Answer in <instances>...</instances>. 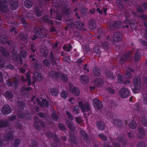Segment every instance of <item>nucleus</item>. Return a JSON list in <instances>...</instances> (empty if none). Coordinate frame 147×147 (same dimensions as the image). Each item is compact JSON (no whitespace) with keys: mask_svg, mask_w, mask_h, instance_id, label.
I'll list each match as a JSON object with an SVG mask.
<instances>
[{"mask_svg":"<svg viewBox=\"0 0 147 147\" xmlns=\"http://www.w3.org/2000/svg\"><path fill=\"white\" fill-rule=\"evenodd\" d=\"M32 51H33V52H35V51L34 50H32Z\"/></svg>","mask_w":147,"mask_h":147,"instance_id":"obj_64","label":"nucleus"},{"mask_svg":"<svg viewBox=\"0 0 147 147\" xmlns=\"http://www.w3.org/2000/svg\"><path fill=\"white\" fill-rule=\"evenodd\" d=\"M66 114L70 120H72L73 119V117L71 114L69 112L67 111L66 112Z\"/></svg>","mask_w":147,"mask_h":147,"instance_id":"obj_23","label":"nucleus"},{"mask_svg":"<svg viewBox=\"0 0 147 147\" xmlns=\"http://www.w3.org/2000/svg\"><path fill=\"white\" fill-rule=\"evenodd\" d=\"M43 63L46 66H48L49 65V61L47 60H45L43 62Z\"/></svg>","mask_w":147,"mask_h":147,"instance_id":"obj_26","label":"nucleus"},{"mask_svg":"<svg viewBox=\"0 0 147 147\" xmlns=\"http://www.w3.org/2000/svg\"><path fill=\"white\" fill-rule=\"evenodd\" d=\"M130 133H128V136H129V137H130Z\"/></svg>","mask_w":147,"mask_h":147,"instance_id":"obj_61","label":"nucleus"},{"mask_svg":"<svg viewBox=\"0 0 147 147\" xmlns=\"http://www.w3.org/2000/svg\"><path fill=\"white\" fill-rule=\"evenodd\" d=\"M64 60L65 61H67V62L69 63L70 61L71 60L69 57H65L64 59Z\"/></svg>","mask_w":147,"mask_h":147,"instance_id":"obj_29","label":"nucleus"},{"mask_svg":"<svg viewBox=\"0 0 147 147\" xmlns=\"http://www.w3.org/2000/svg\"><path fill=\"white\" fill-rule=\"evenodd\" d=\"M67 126H68V127L69 128V129L71 130H73V129L72 128V127H71V126H70V125H67Z\"/></svg>","mask_w":147,"mask_h":147,"instance_id":"obj_46","label":"nucleus"},{"mask_svg":"<svg viewBox=\"0 0 147 147\" xmlns=\"http://www.w3.org/2000/svg\"><path fill=\"white\" fill-rule=\"evenodd\" d=\"M87 65L86 64L84 66V69L85 70H86L87 72H88L89 71V70L88 69H86V67L87 66Z\"/></svg>","mask_w":147,"mask_h":147,"instance_id":"obj_38","label":"nucleus"},{"mask_svg":"<svg viewBox=\"0 0 147 147\" xmlns=\"http://www.w3.org/2000/svg\"><path fill=\"white\" fill-rule=\"evenodd\" d=\"M79 105L82 111H84L85 110L87 111H89L90 110V107L89 104L88 103H86L85 105H84V107H83V104L82 102H80L79 103Z\"/></svg>","mask_w":147,"mask_h":147,"instance_id":"obj_5","label":"nucleus"},{"mask_svg":"<svg viewBox=\"0 0 147 147\" xmlns=\"http://www.w3.org/2000/svg\"><path fill=\"white\" fill-rule=\"evenodd\" d=\"M39 76H40V77H41V78L40 79L38 78V77H37V79L38 80H39V81H41V80H42V76H41V75H40Z\"/></svg>","mask_w":147,"mask_h":147,"instance_id":"obj_44","label":"nucleus"},{"mask_svg":"<svg viewBox=\"0 0 147 147\" xmlns=\"http://www.w3.org/2000/svg\"><path fill=\"white\" fill-rule=\"evenodd\" d=\"M78 107H77V109H76V108H74V110L75 111H76L77 110V109H78Z\"/></svg>","mask_w":147,"mask_h":147,"instance_id":"obj_55","label":"nucleus"},{"mask_svg":"<svg viewBox=\"0 0 147 147\" xmlns=\"http://www.w3.org/2000/svg\"><path fill=\"white\" fill-rule=\"evenodd\" d=\"M143 5L144 6H145L146 7L147 6V4L146 3H144L143 4Z\"/></svg>","mask_w":147,"mask_h":147,"instance_id":"obj_54","label":"nucleus"},{"mask_svg":"<svg viewBox=\"0 0 147 147\" xmlns=\"http://www.w3.org/2000/svg\"><path fill=\"white\" fill-rule=\"evenodd\" d=\"M108 90H109L111 93L112 94L114 93L115 92V90H114L110 88H108Z\"/></svg>","mask_w":147,"mask_h":147,"instance_id":"obj_33","label":"nucleus"},{"mask_svg":"<svg viewBox=\"0 0 147 147\" xmlns=\"http://www.w3.org/2000/svg\"><path fill=\"white\" fill-rule=\"evenodd\" d=\"M61 80L63 82H65L67 81V78L66 76L64 75H62L61 76Z\"/></svg>","mask_w":147,"mask_h":147,"instance_id":"obj_19","label":"nucleus"},{"mask_svg":"<svg viewBox=\"0 0 147 147\" xmlns=\"http://www.w3.org/2000/svg\"><path fill=\"white\" fill-rule=\"evenodd\" d=\"M93 73L94 75L96 76H98L100 74L99 71L98 69H95L94 70H93Z\"/></svg>","mask_w":147,"mask_h":147,"instance_id":"obj_22","label":"nucleus"},{"mask_svg":"<svg viewBox=\"0 0 147 147\" xmlns=\"http://www.w3.org/2000/svg\"><path fill=\"white\" fill-rule=\"evenodd\" d=\"M58 92H56V93L55 94L54 93H52V95L53 96H57L58 94Z\"/></svg>","mask_w":147,"mask_h":147,"instance_id":"obj_45","label":"nucleus"},{"mask_svg":"<svg viewBox=\"0 0 147 147\" xmlns=\"http://www.w3.org/2000/svg\"><path fill=\"white\" fill-rule=\"evenodd\" d=\"M99 137L101 138L103 140L105 141L107 140L106 137L102 135H99Z\"/></svg>","mask_w":147,"mask_h":147,"instance_id":"obj_31","label":"nucleus"},{"mask_svg":"<svg viewBox=\"0 0 147 147\" xmlns=\"http://www.w3.org/2000/svg\"><path fill=\"white\" fill-rule=\"evenodd\" d=\"M10 8L12 10H15L17 9L18 7V3L16 2H11L10 3Z\"/></svg>","mask_w":147,"mask_h":147,"instance_id":"obj_8","label":"nucleus"},{"mask_svg":"<svg viewBox=\"0 0 147 147\" xmlns=\"http://www.w3.org/2000/svg\"><path fill=\"white\" fill-rule=\"evenodd\" d=\"M6 1L7 0H4L3 1L0 0V10L3 12H6L7 10L6 6H5L6 4Z\"/></svg>","mask_w":147,"mask_h":147,"instance_id":"obj_4","label":"nucleus"},{"mask_svg":"<svg viewBox=\"0 0 147 147\" xmlns=\"http://www.w3.org/2000/svg\"><path fill=\"white\" fill-rule=\"evenodd\" d=\"M51 117L55 121H57L58 119V117L57 115L55 113H54L51 115Z\"/></svg>","mask_w":147,"mask_h":147,"instance_id":"obj_20","label":"nucleus"},{"mask_svg":"<svg viewBox=\"0 0 147 147\" xmlns=\"http://www.w3.org/2000/svg\"><path fill=\"white\" fill-rule=\"evenodd\" d=\"M14 30V28H13L12 30H11V31H13V30Z\"/></svg>","mask_w":147,"mask_h":147,"instance_id":"obj_63","label":"nucleus"},{"mask_svg":"<svg viewBox=\"0 0 147 147\" xmlns=\"http://www.w3.org/2000/svg\"><path fill=\"white\" fill-rule=\"evenodd\" d=\"M76 121L78 123H80L82 121L81 119L80 118L76 117Z\"/></svg>","mask_w":147,"mask_h":147,"instance_id":"obj_32","label":"nucleus"},{"mask_svg":"<svg viewBox=\"0 0 147 147\" xmlns=\"http://www.w3.org/2000/svg\"><path fill=\"white\" fill-rule=\"evenodd\" d=\"M129 126L131 128L134 129L136 127V124L135 122L132 121L130 123Z\"/></svg>","mask_w":147,"mask_h":147,"instance_id":"obj_14","label":"nucleus"},{"mask_svg":"<svg viewBox=\"0 0 147 147\" xmlns=\"http://www.w3.org/2000/svg\"><path fill=\"white\" fill-rule=\"evenodd\" d=\"M142 122L143 125L144 126H147V120H146V119H143L142 121Z\"/></svg>","mask_w":147,"mask_h":147,"instance_id":"obj_27","label":"nucleus"},{"mask_svg":"<svg viewBox=\"0 0 147 147\" xmlns=\"http://www.w3.org/2000/svg\"><path fill=\"white\" fill-rule=\"evenodd\" d=\"M52 9H51L50 10V12H51V13H51V12H52Z\"/></svg>","mask_w":147,"mask_h":147,"instance_id":"obj_62","label":"nucleus"},{"mask_svg":"<svg viewBox=\"0 0 147 147\" xmlns=\"http://www.w3.org/2000/svg\"><path fill=\"white\" fill-rule=\"evenodd\" d=\"M97 126L98 129L101 130H103L104 128V126L101 122H98L97 123Z\"/></svg>","mask_w":147,"mask_h":147,"instance_id":"obj_11","label":"nucleus"},{"mask_svg":"<svg viewBox=\"0 0 147 147\" xmlns=\"http://www.w3.org/2000/svg\"><path fill=\"white\" fill-rule=\"evenodd\" d=\"M15 119V117L14 116V117H12V120L13 119Z\"/></svg>","mask_w":147,"mask_h":147,"instance_id":"obj_60","label":"nucleus"},{"mask_svg":"<svg viewBox=\"0 0 147 147\" xmlns=\"http://www.w3.org/2000/svg\"><path fill=\"white\" fill-rule=\"evenodd\" d=\"M11 111V108L8 105H4L2 109V112L4 115L8 114Z\"/></svg>","mask_w":147,"mask_h":147,"instance_id":"obj_3","label":"nucleus"},{"mask_svg":"<svg viewBox=\"0 0 147 147\" xmlns=\"http://www.w3.org/2000/svg\"><path fill=\"white\" fill-rule=\"evenodd\" d=\"M20 142V140L18 139L14 141V145L15 146H18V144Z\"/></svg>","mask_w":147,"mask_h":147,"instance_id":"obj_25","label":"nucleus"},{"mask_svg":"<svg viewBox=\"0 0 147 147\" xmlns=\"http://www.w3.org/2000/svg\"><path fill=\"white\" fill-rule=\"evenodd\" d=\"M33 56L32 55L30 56V58H32V61H34V59L33 57Z\"/></svg>","mask_w":147,"mask_h":147,"instance_id":"obj_47","label":"nucleus"},{"mask_svg":"<svg viewBox=\"0 0 147 147\" xmlns=\"http://www.w3.org/2000/svg\"><path fill=\"white\" fill-rule=\"evenodd\" d=\"M42 102L43 105L46 107H48L49 105L46 99H44L42 101Z\"/></svg>","mask_w":147,"mask_h":147,"instance_id":"obj_21","label":"nucleus"},{"mask_svg":"<svg viewBox=\"0 0 147 147\" xmlns=\"http://www.w3.org/2000/svg\"><path fill=\"white\" fill-rule=\"evenodd\" d=\"M20 71L22 73H23L25 72V70L22 69H20Z\"/></svg>","mask_w":147,"mask_h":147,"instance_id":"obj_48","label":"nucleus"},{"mask_svg":"<svg viewBox=\"0 0 147 147\" xmlns=\"http://www.w3.org/2000/svg\"><path fill=\"white\" fill-rule=\"evenodd\" d=\"M89 28H90L91 29H93V28L92 27H91V26L90 25L89 26Z\"/></svg>","mask_w":147,"mask_h":147,"instance_id":"obj_56","label":"nucleus"},{"mask_svg":"<svg viewBox=\"0 0 147 147\" xmlns=\"http://www.w3.org/2000/svg\"><path fill=\"white\" fill-rule=\"evenodd\" d=\"M103 11L105 13H106L107 11V9L106 8H104L103 9Z\"/></svg>","mask_w":147,"mask_h":147,"instance_id":"obj_50","label":"nucleus"},{"mask_svg":"<svg viewBox=\"0 0 147 147\" xmlns=\"http://www.w3.org/2000/svg\"><path fill=\"white\" fill-rule=\"evenodd\" d=\"M28 84H31V80H29L28 81Z\"/></svg>","mask_w":147,"mask_h":147,"instance_id":"obj_53","label":"nucleus"},{"mask_svg":"<svg viewBox=\"0 0 147 147\" xmlns=\"http://www.w3.org/2000/svg\"><path fill=\"white\" fill-rule=\"evenodd\" d=\"M47 17H46L43 18V20L45 22H47Z\"/></svg>","mask_w":147,"mask_h":147,"instance_id":"obj_40","label":"nucleus"},{"mask_svg":"<svg viewBox=\"0 0 147 147\" xmlns=\"http://www.w3.org/2000/svg\"><path fill=\"white\" fill-rule=\"evenodd\" d=\"M134 87L132 88L134 93H138L140 91V80L139 78H136L133 80Z\"/></svg>","mask_w":147,"mask_h":147,"instance_id":"obj_1","label":"nucleus"},{"mask_svg":"<svg viewBox=\"0 0 147 147\" xmlns=\"http://www.w3.org/2000/svg\"><path fill=\"white\" fill-rule=\"evenodd\" d=\"M71 47L70 44H68V46H67L65 45H64L63 47V49H67V51L68 52L71 49Z\"/></svg>","mask_w":147,"mask_h":147,"instance_id":"obj_15","label":"nucleus"},{"mask_svg":"<svg viewBox=\"0 0 147 147\" xmlns=\"http://www.w3.org/2000/svg\"><path fill=\"white\" fill-rule=\"evenodd\" d=\"M94 10L90 11V13H94Z\"/></svg>","mask_w":147,"mask_h":147,"instance_id":"obj_51","label":"nucleus"},{"mask_svg":"<svg viewBox=\"0 0 147 147\" xmlns=\"http://www.w3.org/2000/svg\"><path fill=\"white\" fill-rule=\"evenodd\" d=\"M139 145H140L141 147H143L145 145L142 142V143H139L138 144L137 147H140Z\"/></svg>","mask_w":147,"mask_h":147,"instance_id":"obj_35","label":"nucleus"},{"mask_svg":"<svg viewBox=\"0 0 147 147\" xmlns=\"http://www.w3.org/2000/svg\"><path fill=\"white\" fill-rule=\"evenodd\" d=\"M137 10L138 12L139 13H141L142 11V8L140 7H139L137 8Z\"/></svg>","mask_w":147,"mask_h":147,"instance_id":"obj_34","label":"nucleus"},{"mask_svg":"<svg viewBox=\"0 0 147 147\" xmlns=\"http://www.w3.org/2000/svg\"><path fill=\"white\" fill-rule=\"evenodd\" d=\"M125 76L126 79L125 80V82H124V83L125 84H129L130 83V80H128L131 77V73L128 71H127L125 73Z\"/></svg>","mask_w":147,"mask_h":147,"instance_id":"obj_7","label":"nucleus"},{"mask_svg":"<svg viewBox=\"0 0 147 147\" xmlns=\"http://www.w3.org/2000/svg\"><path fill=\"white\" fill-rule=\"evenodd\" d=\"M31 89L30 88H27L26 90H30Z\"/></svg>","mask_w":147,"mask_h":147,"instance_id":"obj_57","label":"nucleus"},{"mask_svg":"<svg viewBox=\"0 0 147 147\" xmlns=\"http://www.w3.org/2000/svg\"><path fill=\"white\" fill-rule=\"evenodd\" d=\"M73 93L76 96H78L79 94V91L77 88H74L73 90Z\"/></svg>","mask_w":147,"mask_h":147,"instance_id":"obj_13","label":"nucleus"},{"mask_svg":"<svg viewBox=\"0 0 147 147\" xmlns=\"http://www.w3.org/2000/svg\"><path fill=\"white\" fill-rule=\"evenodd\" d=\"M38 115L41 117H43V115L42 113H38Z\"/></svg>","mask_w":147,"mask_h":147,"instance_id":"obj_42","label":"nucleus"},{"mask_svg":"<svg viewBox=\"0 0 147 147\" xmlns=\"http://www.w3.org/2000/svg\"><path fill=\"white\" fill-rule=\"evenodd\" d=\"M81 60L79 59L78 60V62L79 63V62H81Z\"/></svg>","mask_w":147,"mask_h":147,"instance_id":"obj_58","label":"nucleus"},{"mask_svg":"<svg viewBox=\"0 0 147 147\" xmlns=\"http://www.w3.org/2000/svg\"><path fill=\"white\" fill-rule=\"evenodd\" d=\"M35 13H36V15L37 16H40V14L39 13H37V12L36 10H35Z\"/></svg>","mask_w":147,"mask_h":147,"instance_id":"obj_41","label":"nucleus"},{"mask_svg":"<svg viewBox=\"0 0 147 147\" xmlns=\"http://www.w3.org/2000/svg\"><path fill=\"white\" fill-rule=\"evenodd\" d=\"M118 81L119 83H121L123 82V78L122 76L120 74H119L117 76Z\"/></svg>","mask_w":147,"mask_h":147,"instance_id":"obj_16","label":"nucleus"},{"mask_svg":"<svg viewBox=\"0 0 147 147\" xmlns=\"http://www.w3.org/2000/svg\"><path fill=\"white\" fill-rule=\"evenodd\" d=\"M113 40L115 41H119L122 39L121 34L119 32H116L114 35Z\"/></svg>","mask_w":147,"mask_h":147,"instance_id":"obj_6","label":"nucleus"},{"mask_svg":"<svg viewBox=\"0 0 147 147\" xmlns=\"http://www.w3.org/2000/svg\"><path fill=\"white\" fill-rule=\"evenodd\" d=\"M117 22L118 25L117 26L116 25L115 26L117 27H120V25H121V22Z\"/></svg>","mask_w":147,"mask_h":147,"instance_id":"obj_37","label":"nucleus"},{"mask_svg":"<svg viewBox=\"0 0 147 147\" xmlns=\"http://www.w3.org/2000/svg\"><path fill=\"white\" fill-rule=\"evenodd\" d=\"M61 96L63 98H66L67 97V96L66 91H63L60 94Z\"/></svg>","mask_w":147,"mask_h":147,"instance_id":"obj_17","label":"nucleus"},{"mask_svg":"<svg viewBox=\"0 0 147 147\" xmlns=\"http://www.w3.org/2000/svg\"><path fill=\"white\" fill-rule=\"evenodd\" d=\"M139 131L140 133V134H143L144 133V131L142 129H139Z\"/></svg>","mask_w":147,"mask_h":147,"instance_id":"obj_36","label":"nucleus"},{"mask_svg":"<svg viewBox=\"0 0 147 147\" xmlns=\"http://www.w3.org/2000/svg\"><path fill=\"white\" fill-rule=\"evenodd\" d=\"M5 96L7 99L11 98L13 97L12 93L9 91L5 93Z\"/></svg>","mask_w":147,"mask_h":147,"instance_id":"obj_10","label":"nucleus"},{"mask_svg":"<svg viewBox=\"0 0 147 147\" xmlns=\"http://www.w3.org/2000/svg\"><path fill=\"white\" fill-rule=\"evenodd\" d=\"M140 57V55L139 53H136L134 57V59L135 61H137L139 60Z\"/></svg>","mask_w":147,"mask_h":147,"instance_id":"obj_18","label":"nucleus"},{"mask_svg":"<svg viewBox=\"0 0 147 147\" xmlns=\"http://www.w3.org/2000/svg\"><path fill=\"white\" fill-rule=\"evenodd\" d=\"M24 5L27 8H30L32 6V3L29 1H26L24 3Z\"/></svg>","mask_w":147,"mask_h":147,"instance_id":"obj_12","label":"nucleus"},{"mask_svg":"<svg viewBox=\"0 0 147 147\" xmlns=\"http://www.w3.org/2000/svg\"><path fill=\"white\" fill-rule=\"evenodd\" d=\"M88 77L86 75L82 76L80 78V80L82 83L84 84L86 83L88 81Z\"/></svg>","mask_w":147,"mask_h":147,"instance_id":"obj_9","label":"nucleus"},{"mask_svg":"<svg viewBox=\"0 0 147 147\" xmlns=\"http://www.w3.org/2000/svg\"><path fill=\"white\" fill-rule=\"evenodd\" d=\"M34 67H35L36 68H37L38 67H37V65H36L34 63Z\"/></svg>","mask_w":147,"mask_h":147,"instance_id":"obj_52","label":"nucleus"},{"mask_svg":"<svg viewBox=\"0 0 147 147\" xmlns=\"http://www.w3.org/2000/svg\"><path fill=\"white\" fill-rule=\"evenodd\" d=\"M97 11L99 13H102V12L101 10H100L99 8H97Z\"/></svg>","mask_w":147,"mask_h":147,"instance_id":"obj_39","label":"nucleus"},{"mask_svg":"<svg viewBox=\"0 0 147 147\" xmlns=\"http://www.w3.org/2000/svg\"><path fill=\"white\" fill-rule=\"evenodd\" d=\"M27 78L28 79H29V76L28 75L27 76Z\"/></svg>","mask_w":147,"mask_h":147,"instance_id":"obj_59","label":"nucleus"},{"mask_svg":"<svg viewBox=\"0 0 147 147\" xmlns=\"http://www.w3.org/2000/svg\"><path fill=\"white\" fill-rule=\"evenodd\" d=\"M129 93L128 90L126 88L122 89L120 91V95L123 98H126L128 97Z\"/></svg>","mask_w":147,"mask_h":147,"instance_id":"obj_2","label":"nucleus"},{"mask_svg":"<svg viewBox=\"0 0 147 147\" xmlns=\"http://www.w3.org/2000/svg\"><path fill=\"white\" fill-rule=\"evenodd\" d=\"M37 37V36H35L33 37L32 38V39L33 40H35Z\"/></svg>","mask_w":147,"mask_h":147,"instance_id":"obj_49","label":"nucleus"},{"mask_svg":"<svg viewBox=\"0 0 147 147\" xmlns=\"http://www.w3.org/2000/svg\"><path fill=\"white\" fill-rule=\"evenodd\" d=\"M6 126V123L2 121H0V127H5Z\"/></svg>","mask_w":147,"mask_h":147,"instance_id":"obj_24","label":"nucleus"},{"mask_svg":"<svg viewBox=\"0 0 147 147\" xmlns=\"http://www.w3.org/2000/svg\"><path fill=\"white\" fill-rule=\"evenodd\" d=\"M20 55L22 57H25L26 56V53L25 52H21Z\"/></svg>","mask_w":147,"mask_h":147,"instance_id":"obj_28","label":"nucleus"},{"mask_svg":"<svg viewBox=\"0 0 147 147\" xmlns=\"http://www.w3.org/2000/svg\"><path fill=\"white\" fill-rule=\"evenodd\" d=\"M80 134L82 136L85 137L86 136V133L83 131H80Z\"/></svg>","mask_w":147,"mask_h":147,"instance_id":"obj_30","label":"nucleus"},{"mask_svg":"<svg viewBox=\"0 0 147 147\" xmlns=\"http://www.w3.org/2000/svg\"><path fill=\"white\" fill-rule=\"evenodd\" d=\"M7 84L8 86H12V84H11V83L10 82H7Z\"/></svg>","mask_w":147,"mask_h":147,"instance_id":"obj_43","label":"nucleus"}]
</instances>
